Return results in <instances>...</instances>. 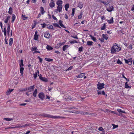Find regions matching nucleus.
Masks as SVG:
<instances>
[{"instance_id":"f257e3e1","label":"nucleus","mask_w":134,"mask_h":134,"mask_svg":"<svg viewBox=\"0 0 134 134\" xmlns=\"http://www.w3.org/2000/svg\"><path fill=\"white\" fill-rule=\"evenodd\" d=\"M40 115L41 116H44L46 117H48V118H52L54 119H59L63 118L62 117L57 116H53L45 113H43L42 114H41Z\"/></svg>"},{"instance_id":"f03ea898","label":"nucleus","mask_w":134,"mask_h":134,"mask_svg":"<svg viewBox=\"0 0 134 134\" xmlns=\"http://www.w3.org/2000/svg\"><path fill=\"white\" fill-rule=\"evenodd\" d=\"M74 113L76 114H83L87 115H93L94 114L93 113H89L87 112H78V111H76Z\"/></svg>"},{"instance_id":"7ed1b4c3","label":"nucleus","mask_w":134,"mask_h":134,"mask_svg":"<svg viewBox=\"0 0 134 134\" xmlns=\"http://www.w3.org/2000/svg\"><path fill=\"white\" fill-rule=\"evenodd\" d=\"M104 84L103 83H101L99 82L97 85V88L98 90L102 89L104 88Z\"/></svg>"},{"instance_id":"20e7f679","label":"nucleus","mask_w":134,"mask_h":134,"mask_svg":"<svg viewBox=\"0 0 134 134\" xmlns=\"http://www.w3.org/2000/svg\"><path fill=\"white\" fill-rule=\"evenodd\" d=\"M34 85L32 86L29 87L27 88V90L28 91V92H31L34 90Z\"/></svg>"},{"instance_id":"39448f33","label":"nucleus","mask_w":134,"mask_h":134,"mask_svg":"<svg viewBox=\"0 0 134 134\" xmlns=\"http://www.w3.org/2000/svg\"><path fill=\"white\" fill-rule=\"evenodd\" d=\"M38 76H39L40 79L42 81L45 82H47L48 81L47 79L44 77L42 76L41 75V74L38 75Z\"/></svg>"},{"instance_id":"423d86ee","label":"nucleus","mask_w":134,"mask_h":134,"mask_svg":"<svg viewBox=\"0 0 134 134\" xmlns=\"http://www.w3.org/2000/svg\"><path fill=\"white\" fill-rule=\"evenodd\" d=\"M114 46L115 48L116 51L119 52L121 50V48L120 47L118 46L116 43H115L114 44Z\"/></svg>"},{"instance_id":"0eeeda50","label":"nucleus","mask_w":134,"mask_h":134,"mask_svg":"<svg viewBox=\"0 0 134 134\" xmlns=\"http://www.w3.org/2000/svg\"><path fill=\"white\" fill-rule=\"evenodd\" d=\"M39 97L43 100L44 97V95L43 92H40L38 94Z\"/></svg>"},{"instance_id":"6e6552de","label":"nucleus","mask_w":134,"mask_h":134,"mask_svg":"<svg viewBox=\"0 0 134 134\" xmlns=\"http://www.w3.org/2000/svg\"><path fill=\"white\" fill-rule=\"evenodd\" d=\"M132 58H131L130 59L126 60L125 59L124 60L126 63L127 64L129 65H131L132 63Z\"/></svg>"},{"instance_id":"1a4fd4ad","label":"nucleus","mask_w":134,"mask_h":134,"mask_svg":"<svg viewBox=\"0 0 134 134\" xmlns=\"http://www.w3.org/2000/svg\"><path fill=\"white\" fill-rule=\"evenodd\" d=\"M106 10L109 12H111L114 10V7L113 6L110 5L109 7H108Z\"/></svg>"},{"instance_id":"9d476101","label":"nucleus","mask_w":134,"mask_h":134,"mask_svg":"<svg viewBox=\"0 0 134 134\" xmlns=\"http://www.w3.org/2000/svg\"><path fill=\"white\" fill-rule=\"evenodd\" d=\"M63 2L61 0H58L56 2V4L58 6H62Z\"/></svg>"},{"instance_id":"9b49d317","label":"nucleus","mask_w":134,"mask_h":134,"mask_svg":"<svg viewBox=\"0 0 134 134\" xmlns=\"http://www.w3.org/2000/svg\"><path fill=\"white\" fill-rule=\"evenodd\" d=\"M116 51L113 46V47H112L111 49V53L114 54L115 53Z\"/></svg>"},{"instance_id":"f8f14e48","label":"nucleus","mask_w":134,"mask_h":134,"mask_svg":"<svg viewBox=\"0 0 134 134\" xmlns=\"http://www.w3.org/2000/svg\"><path fill=\"white\" fill-rule=\"evenodd\" d=\"M49 5L51 8H52L55 5V3H54V2L53 1L51 2L49 4Z\"/></svg>"},{"instance_id":"ddd939ff","label":"nucleus","mask_w":134,"mask_h":134,"mask_svg":"<svg viewBox=\"0 0 134 134\" xmlns=\"http://www.w3.org/2000/svg\"><path fill=\"white\" fill-rule=\"evenodd\" d=\"M50 35L49 33L45 32L44 34V37L47 38H49Z\"/></svg>"},{"instance_id":"4468645a","label":"nucleus","mask_w":134,"mask_h":134,"mask_svg":"<svg viewBox=\"0 0 134 134\" xmlns=\"http://www.w3.org/2000/svg\"><path fill=\"white\" fill-rule=\"evenodd\" d=\"M93 42L91 41H88L87 42V44L88 46H91L92 45H93Z\"/></svg>"},{"instance_id":"2eb2a0df","label":"nucleus","mask_w":134,"mask_h":134,"mask_svg":"<svg viewBox=\"0 0 134 134\" xmlns=\"http://www.w3.org/2000/svg\"><path fill=\"white\" fill-rule=\"evenodd\" d=\"M85 73H81L80 74V75H79L77 76V78H81L82 77H83L85 75Z\"/></svg>"},{"instance_id":"dca6fc26","label":"nucleus","mask_w":134,"mask_h":134,"mask_svg":"<svg viewBox=\"0 0 134 134\" xmlns=\"http://www.w3.org/2000/svg\"><path fill=\"white\" fill-rule=\"evenodd\" d=\"M57 10L59 12H61L62 11V6H58L57 7Z\"/></svg>"},{"instance_id":"f3484780","label":"nucleus","mask_w":134,"mask_h":134,"mask_svg":"<svg viewBox=\"0 0 134 134\" xmlns=\"http://www.w3.org/2000/svg\"><path fill=\"white\" fill-rule=\"evenodd\" d=\"M107 21L109 24L113 23L114 22L113 18L112 17L111 19L110 20H108Z\"/></svg>"},{"instance_id":"a211bd4d","label":"nucleus","mask_w":134,"mask_h":134,"mask_svg":"<svg viewBox=\"0 0 134 134\" xmlns=\"http://www.w3.org/2000/svg\"><path fill=\"white\" fill-rule=\"evenodd\" d=\"M15 18L16 17L15 15L14 14H13L12 15V20L11 21L12 23H13L14 22V21L15 20Z\"/></svg>"},{"instance_id":"6ab92c4d","label":"nucleus","mask_w":134,"mask_h":134,"mask_svg":"<svg viewBox=\"0 0 134 134\" xmlns=\"http://www.w3.org/2000/svg\"><path fill=\"white\" fill-rule=\"evenodd\" d=\"M78 6L80 9L82 8L83 7V4L82 2H79L78 4Z\"/></svg>"},{"instance_id":"aec40b11","label":"nucleus","mask_w":134,"mask_h":134,"mask_svg":"<svg viewBox=\"0 0 134 134\" xmlns=\"http://www.w3.org/2000/svg\"><path fill=\"white\" fill-rule=\"evenodd\" d=\"M13 12V9L12 8L10 7L9 8V10L8 13L10 14L11 15Z\"/></svg>"},{"instance_id":"412c9836","label":"nucleus","mask_w":134,"mask_h":134,"mask_svg":"<svg viewBox=\"0 0 134 134\" xmlns=\"http://www.w3.org/2000/svg\"><path fill=\"white\" fill-rule=\"evenodd\" d=\"M102 36L103 38H104L106 40H107L108 39V36L107 34L105 35L103 34L102 35Z\"/></svg>"},{"instance_id":"4be33fe9","label":"nucleus","mask_w":134,"mask_h":134,"mask_svg":"<svg viewBox=\"0 0 134 134\" xmlns=\"http://www.w3.org/2000/svg\"><path fill=\"white\" fill-rule=\"evenodd\" d=\"M90 36L91 37V39L93 41H94V42H96L97 41V40H96V39L94 36H92L91 35H90Z\"/></svg>"},{"instance_id":"5701e85b","label":"nucleus","mask_w":134,"mask_h":134,"mask_svg":"<svg viewBox=\"0 0 134 134\" xmlns=\"http://www.w3.org/2000/svg\"><path fill=\"white\" fill-rule=\"evenodd\" d=\"M37 93V90L36 89L35 90L33 93V95L34 97H36V94Z\"/></svg>"},{"instance_id":"b1692460","label":"nucleus","mask_w":134,"mask_h":134,"mask_svg":"<svg viewBox=\"0 0 134 134\" xmlns=\"http://www.w3.org/2000/svg\"><path fill=\"white\" fill-rule=\"evenodd\" d=\"M69 47V46L68 45H65L63 47V50L64 51H65Z\"/></svg>"},{"instance_id":"393cba45","label":"nucleus","mask_w":134,"mask_h":134,"mask_svg":"<svg viewBox=\"0 0 134 134\" xmlns=\"http://www.w3.org/2000/svg\"><path fill=\"white\" fill-rule=\"evenodd\" d=\"M20 67V73L21 74V75H23V70L24 69V68L23 67Z\"/></svg>"},{"instance_id":"a878e982","label":"nucleus","mask_w":134,"mask_h":134,"mask_svg":"<svg viewBox=\"0 0 134 134\" xmlns=\"http://www.w3.org/2000/svg\"><path fill=\"white\" fill-rule=\"evenodd\" d=\"M10 16H7V18L4 21V22L5 23H8V20L10 19Z\"/></svg>"},{"instance_id":"bb28decb","label":"nucleus","mask_w":134,"mask_h":134,"mask_svg":"<svg viewBox=\"0 0 134 134\" xmlns=\"http://www.w3.org/2000/svg\"><path fill=\"white\" fill-rule=\"evenodd\" d=\"M13 39L12 38H10L9 40V45L11 46L13 43Z\"/></svg>"},{"instance_id":"cd10ccee","label":"nucleus","mask_w":134,"mask_h":134,"mask_svg":"<svg viewBox=\"0 0 134 134\" xmlns=\"http://www.w3.org/2000/svg\"><path fill=\"white\" fill-rule=\"evenodd\" d=\"M106 25L105 23L104 24L103 26H102L100 29L101 30H103L105 29Z\"/></svg>"},{"instance_id":"c85d7f7f","label":"nucleus","mask_w":134,"mask_h":134,"mask_svg":"<svg viewBox=\"0 0 134 134\" xmlns=\"http://www.w3.org/2000/svg\"><path fill=\"white\" fill-rule=\"evenodd\" d=\"M47 49L48 50H51L53 49V48L50 46L47 45L46 47Z\"/></svg>"},{"instance_id":"c756f323","label":"nucleus","mask_w":134,"mask_h":134,"mask_svg":"<svg viewBox=\"0 0 134 134\" xmlns=\"http://www.w3.org/2000/svg\"><path fill=\"white\" fill-rule=\"evenodd\" d=\"M40 9H41V12L42 14H43L45 12V11L44 9L42 7H40Z\"/></svg>"},{"instance_id":"7c9ffc66","label":"nucleus","mask_w":134,"mask_h":134,"mask_svg":"<svg viewBox=\"0 0 134 134\" xmlns=\"http://www.w3.org/2000/svg\"><path fill=\"white\" fill-rule=\"evenodd\" d=\"M47 28L48 29H51L53 30H54L53 26L52 25H48L47 26Z\"/></svg>"},{"instance_id":"2f4dec72","label":"nucleus","mask_w":134,"mask_h":134,"mask_svg":"<svg viewBox=\"0 0 134 134\" xmlns=\"http://www.w3.org/2000/svg\"><path fill=\"white\" fill-rule=\"evenodd\" d=\"M20 67H21L24 66L23 63V60L21 59L20 60Z\"/></svg>"},{"instance_id":"473e14b6","label":"nucleus","mask_w":134,"mask_h":134,"mask_svg":"<svg viewBox=\"0 0 134 134\" xmlns=\"http://www.w3.org/2000/svg\"><path fill=\"white\" fill-rule=\"evenodd\" d=\"M45 60H46L48 62L52 61L53 60V59H50L49 58H46L45 59Z\"/></svg>"},{"instance_id":"72a5a7b5","label":"nucleus","mask_w":134,"mask_h":134,"mask_svg":"<svg viewBox=\"0 0 134 134\" xmlns=\"http://www.w3.org/2000/svg\"><path fill=\"white\" fill-rule=\"evenodd\" d=\"M4 120H5L7 121H10L11 120H13V119L12 118H4Z\"/></svg>"},{"instance_id":"f704fd0d","label":"nucleus","mask_w":134,"mask_h":134,"mask_svg":"<svg viewBox=\"0 0 134 134\" xmlns=\"http://www.w3.org/2000/svg\"><path fill=\"white\" fill-rule=\"evenodd\" d=\"M69 7V5L68 4H66L65 5V10L66 11L68 10V8Z\"/></svg>"},{"instance_id":"c9c22d12","label":"nucleus","mask_w":134,"mask_h":134,"mask_svg":"<svg viewBox=\"0 0 134 134\" xmlns=\"http://www.w3.org/2000/svg\"><path fill=\"white\" fill-rule=\"evenodd\" d=\"M125 88H130L131 87L129 86L128 84L127 83V82H126L125 83Z\"/></svg>"},{"instance_id":"e433bc0d","label":"nucleus","mask_w":134,"mask_h":134,"mask_svg":"<svg viewBox=\"0 0 134 134\" xmlns=\"http://www.w3.org/2000/svg\"><path fill=\"white\" fill-rule=\"evenodd\" d=\"M53 25L55 27H59L60 28H61V27L59 26V25L57 23H54L53 24Z\"/></svg>"},{"instance_id":"4c0bfd02","label":"nucleus","mask_w":134,"mask_h":134,"mask_svg":"<svg viewBox=\"0 0 134 134\" xmlns=\"http://www.w3.org/2000/svg\"><path fill=\"white\" fill-rule=\"evenodd\" d=\"M98 130L100 131H102L103 132H105V131L104 130L103 128L102 127H100L98 129Z\"/></svg>"},{"instance_id":"58836bf2","label":"nucleus","mask_w":134,"mask_h":134,"mask_svg":"<svg viewBox=\"0 0 134 134\" xmlns=\"http://www.w3.org/2000/svg\"><path fill=\"white\" fill-rule=\"evenodd\" d=\"M70 43L71 44H73L75 43H77V42L75 40H73L72 41H70Z\"/></svg>"},{"instance_id":"ea45409f","label":"nucleus","mask_w":134,"mask_h":134,"mask_svg":"<svg viewBox=\"0 0 134 134\" xmlns=\"http://www.w3.org/2000/svg\"><path fill=\"white\" fill-rule=\"evenodd\" d=\"M22 17L23 19V20H25L27 19V17L25 16L24 15H22Z\"/></svg>"},{"instance_id":"a19ab883","label":"nucleus","mask_w":134,"mask_h":134,"mask_svg":"<svg viewBox=\"0 0 134 134\" xmlns=\"http://www.w3.org/2000/svg\"><path fill=\"white\" fill-rule=\"evenodd\" d=\"M38 35H34V39L35 40H37L38 39Z\"/></svg>"},{"instance_id":"79ce46f5","label":"nucleus","mask_w":134,"mask_h":134,"mask_svg":"<svg viewBox=\"0 0 134 134\" xmlns=\"http://www.w3.org/2000/svg\"><path fill=\"white\" fill-rule=\"evenodd\" d=\"M16 126H14V127H7V128H5V129H14V128H16Z\"/></svg>"},{"instance_id":"37998d69","label":"nucleus","mask_w":134,"mask_h":134,"mask_svg":"<svg viewBox=\"0 0 134 134\" xmlns=\"http://www.w3.org/2000/svg\"><path fill=\"white\" fill-rule=\"evenodd\" d=\"M122 77L123 78H124L125 79V80L127 81H129V79H127V78H126L124 76V74H122Z\"/></svg>"},{"instance_id":"c03bdc74","label":"nucleus","mask_w":134,"mask_h":134,"mask_svg":"<svg viewBox=\"0 0 134 134\" xmlns=\"http://www.w3.org/2000/svg\"><path fill=\"white\" fill-rule=\"evenodd\" d=\"M112 125L113 126V129H114L115 128H116L118 127V125H114V124H113Z\"/></svg>"},{"instance_id":"a18cd8bd","label":"nucleus","mask_w":134,"mask_h":134,"mask_svg":"<svg viewBox=\"0 0 134 134\" xmlns=\"http://www.w3.org/2000/svg\"><path fill=\"white\" fill-rule=\"evenodd\" d=\"M34 77L35 79H36L37 77V74L36 72L35 74H34Z\"/></svg>"},{"instance_id":"49530a36","label":"nucleus","mask_w":134,"mask_h":134,"mask_svg":"<svg viewBox=\"0 0 134 134\" xmlns=\"http://www.w3.org/2000/svg\"><path fill=\"white\" fill-rule=\"evenodd\" d=\"M27 90V88H24L21 89L19 90V91L20 92H23L24 91H26Z\"/></svg>"},{"instance_id":"de8ad7c7","label":"nucleus","mask_w":134,"mask_h":134,"mask_svg":"<svg viewBox=\"0 0 134 134\" xmlns=\"http://www.w3.org/2000/svg\"><path fill=\"white\" fill-rule=\"evenodd\" d=\"M8 27H7V31H10V25L9 24V23L8 24Z\"/></svg>"},{"instance_id":"09e8293b","label":"nucleus","mask_w":134,"mask_h":134,"mask_svg":"<svg viewBox=\"0 0 134 134\" xmlns=\"http://www.w3.org/2000/svg\"><path fill=\"white\" fill-rule=\"evenodd\" d=\"M83 49V47L82 46H81L79 47V51L81 52L82 51Z\"/></svg>"},{"instance_id":"8fccbe9b","label":"nucleus","mask_w":134,"mask_h":134,"mask_svg":"<svg viewBox=\"0 0 134 134\" xmlns=\"http://www.w3.org/2000/svg\"><path fill=\"white\" fill-rule=\"evenodd\" d=\"M97 93L98 95L101 94L102 93V91L99 90H97Z\"/></svg>"},{"instance_id":"3c124183","label":"nucleus","mask_w":134,"mask_h":134,"mask_svg":"<svg viewBox=\"0 0 134 134\" xmlns=\"http://www.w3.org/2000/svg\"><path fill=\"white\" fill-rule=\"evenodd\" d=\"M41 25H42V27L43 28H44L45 27V26L46 25V24L44 23L43 24H41Z\"/></svg>"},{"instance_id":"603ef678","label":"nucleus","mask_w":134,"mask_h":134,"mask_svg":"<svg viewBox=\"0 0 134 134\" xmlns=\"http://www.w3.org/2000/svg\"><path fill=\"white\" fill-rule=\"evenodd\" d=\"M128 47H129V48L130 50L132 49V45L131 44H130L129 45V46Z\"/></svg>"},{"instance_id":"864d4df0","label":"nucleus","mask_w":134,"mask_h":134,"mask_svg":"<svg viewBox=\"0 0 134 134\" xmlns=\"http://www.w3.org/2000/svg\"><path fill=\"white\" fill-rule=\"evenodd\" d=\"M117 63L118 64H121L122 63V62L119 59H118L117 61Z\"/></svg>"},{"instance_id":"5fc2aeb1","label":"nucleus","mask_w":134,"mask_h":134,"mask_svg":"<svg viewBox=\"0 0 134 134\" xmlns=\"http://www.w3.org/2000/svg\"><path fill=\"white\" fill-rule=\"evenodd\" d=\"M73 67V66H70L68 68L67 70L68 71L72 69Z\"/></svg>"},{"instance_id":"6e6d98bb","label":"nucleus","mask_w":134,"mask_h":134,"mask_svg":"<svg viewBox=\"0 0 134 134\" xmlns=\"http://www.w3.org/2000/svg\"><path fill=\"white\" fill-rule=\"evenodd\" d=\"M52 18H53V19L54 20H56V21H57V18H56V17H55V16H54L53 15H52Z\"/></svg>"},{"instance_id":"4d7b16f0","label":"nucleus","mask_w":134,"mask_h":134,"mask_svg":"<svg viewBox=\"0 0 134 134\" xmlns=\"http://www.w3.org/2000/svg\"><path fill=\"white\" fill-rule=\"evenodd\" d=\"M38 58L39 59V61L40 63H42V59L40 58L39 56H38Z\"/></svg>"},{"instance_id":"13d9d810","label":"nucleus","mask_w":134,"mask_h":134,"mask_svg":"<svg viewBox=\"0 0 134 134\" xmlns=\"http://www.w3.org/2000/svg\"><path fill=\"white\" fill-rule=\"evenodd\" d=\"M5 44H8V42H7L8 41V39H7L6 38V37H5Z\"/></svg>"},{"instance_id":"bf43d9fd","label":"nucleus","mask_w":134,"mask_h":134,"mask_svg":"<svg viewBox=\"0 0 134 134\" xmlns=\"http://www.w3.org/2000/svg\"><path fill=\"white\" fill-rule=\"evenodd\" d=\"M118 111L120 114L121 113H122V110L121 109H118L117 110Z\"/></svg>"},{"instance_id":"052dcab7","label":"nucleus","mask_w":134,"mask_h":134,"mask_svg":"<svg viewBox=\"0 0 134 134\" xmlns=\"http://www.w3.org/2000/svg\"><path fill=\"white\" fill-rule=\"evenodd\" d=\"M82 14H80V15H79L78 16V18L79 19H80L82 18Z\"/></svg>"},{"instance_id":"680f3d73","label":"nucleus","mask_w":134,"mask_h":134,"mask_svg":"<svg viewBox=\"0 0 134 134\" xmlns=\"http://www.w3.org/2000/svg\"><path fill=\"white\" fill-rule=\"evenodd\" d=\"M16 128H19L22 127V126H21L19 125H18L17 126H16Z\"/></svg>"},{"instance_id":"e2e57ef3","label":"nucleus","mask_w":134,"mask_h":134,"mask_svg":"<svg viewBox=\"0 0 134 134\" xmlns=\"http://www.w3.org/2000/svg\"><path fill=\"white\" fill-rule=\"evenodd\" d=\"M29 125L28 124H26L24 125H22V127H25L27 126H29Z\"/></svg>"},{"instance_id":"0e129e2a","label":"nucleus","mask_w":134,"mask_h":134,"mask_svg":"<svg viewBox=\"0 0 134 134\" xmlns=\"http://www.w3.org/2000/svg\"><path fill=\"white\" fill-rule=\"evenodd\" d=\"M101 19L102 20H103L105 19V17L104 16H102L101 17Z\"/></svg>"},{"instance_id":"69168bd1","label":"nucleus","mask_w":134,"mask_h":134,"mask_svg":"<svg viewBox=\"0 0 134 134\" xmlns=\"http://www.w3.org/2000/svg\"><path fill=\"white\" fill-rule=\"evenodd\" d=\"M100 41L102 42H103L104 41V39L103 38H101Z\"/></svg>"},{"instance_id":"338daca9","label":"nucleus","mask_w":134,"mask_h":134,"mask_svg":"<svg viewBox=\"0 0 134 134\" xmlns=\"http://www.w3.org/2000/svg\"><path fill=\"white\" fill-rule=\"evenodd\" d=\"M37 49V47H35L34 48H32V51H34L36 50Z\"/></svg>"},{"instance_id":"774afa93","label":"nucleus","mask_w":134,"mask_h":134,"mask_svg":"<svg viewBox=\"0 0 134 134\" xmlns=\"http://www.w3.org/2000/svg\"><path fill=\"white\" fill-rule=\"evenodd\" d=\"M26 104V103H24L21 104H20V106H25V105Z\"/></svg>"}]
</instances>
